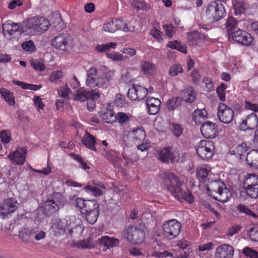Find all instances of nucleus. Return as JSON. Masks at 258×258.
<instances>
[{
	"mask_svg": "<svg viewBox=\"0 0 258 258\" xmlns=\"http://www.w3.org/2000/svg\"><path fill=\"white\" fill-rule=\"evenodd\" d=\"M165 182L169 191L179 201H185L192 203L194 197L188 190H184L182 188L183 183L178 178L171 173H166L165 175Z\"/></svg>",
	"mask_w": 258,
	"mask_h": 258,
	"instance_id": "f257e3e1",
	"label": "nucleus"
},
{
	"mask_svg": "<svg viewBox=\"0 0 258 258\" xmlns=\"http://www.w3.org/2000/svg\"><path fill=\"white\" fill-rule=\"evenodd\" d=\"M181 224L175 219L170 220L164 223L162 226L163 234L168 239H173L180 233Z\"/></svg>",
	"mask_w": 258,
	"mask_h": 258,
	"instance_id": "f03ea898",
	"label": "nucleus"
},
{
	"mask_svg": "<svg viewBox=\"0 0 258 258\" xmlns=\"http://www.w3.org/2000/svg\"><path fill=\"white\" fill-rule=\"evenodd\" d=\"M206 14L209 19L217 21L224 17L225 10L221 2L213 1L208 5Z\"/></svg>",
	"mask_w": 258,
	"mask_h": 258,
	"instance_id": "7ed1b4c3",
	"label": "nucleus"
},
{
	"mask_svg": "<svg viewBox=\"0 0 258 258\" xmlns=\"http://www.w3.org/2000/svg\"><path fill=\"white\" fill-rule=\"evenodd\" d=\"M214 146L213 143L210 140H202L197 146V154L203 159L208 160L212 158L214 155Z\"/></svg>",
	"mask_w": 258,
	"mask_h": 258,
	"instance_id": "20e7f679",
	"label": "nucleus"
},
{
	"mask_svg": "<svg viewBox=\"0 0 258 258\" xmlns=\"http://www.w3.org/2000/svg\"><path fill=\"white\" fill-rule=\"evenodd\" d=\"M123 235L128 241L134 244L141 243L145 237L144 231L134 226L125 228L123 231Z\"/></svg>",
	"mask_w": 258,
	"mask_h": 258,
	"instance_id": "39448f33",
	"label": "nucleus"
},
{
	"mask_svg": "<svg viewBox=\"0 0 258 258\" xmlns=\"http://www.w3.org/2000/svg\"><path fill=\"white\" fill-rule=\"evenodd\" d=\"M52 44L57 49L64 52L69 51L72 47V39L68 34H59L53 38Z\"/></svg>",
	"mask_w": 258,
	"mask_h": 258,
	"instance_id": "423d86ee",
	"label": "nucleus"
},
{
	"mask_svg": "<svg viewBox=\"0 0 258 258\" xmlns=\"http://www.w3.org/2000/svg\"><path fill=\"white\" fill-rule=\"evenodd\" d=\"M19 232L20 237L25 242L32 241L34 239L40 240L45 236V233L37 227L32 228L29 231H27L26 228H24L21 230L19 229Z\"/></svg>",
	"mask_w": 258,
	"mask_h": 258,
	"instance_id": "0eeeda50",
	"label": "nucleus"
},
{
	"mask_svg": "<svg viewBox=\"0 0 258 258\" xmlns=\"http://www.w3.org/2000/svg\"><path fill=\"white\" fill-rule=\"evenodd\" d=\"M258 125V117L255 113H251L242 118L239 123L238 128L241 131L252 130Z\"/></svg>",
	"mask_w": 258,
	"mask_h": 258,
	"instance_id": "6e6552de",
	"label": "nucleus"
},
{
	"mask_svg": "<svg viewBox=\"0 0 258 258\" xmlns=\"http://www.w3.org/2000/svg\"><path fill=\"white\" fill-rule=\"evenodd\" d=\"M229 37H231L236 42L246 46L250 45L253 40L252 36L249 33L239 28L230 33Z\"/></svg>",
	"mask_w": 258,
	"mask_h": 258,
	"instance_id": "1a4fd4ad",
	"label": "nucleus"
},
{
	"mask_svg": "<svg viewBox=\"0 0 258 258\" xmlns=\"http://www.w3.org/2000/svg\"><path fill=\"white\" fill-rule=\"evenodd\" d=\"M218 110L217 115L220 121L228 124L232 121L234 111L230 107L224 103H220Z\"/></svg>",
	"mask_w": 258,
	"mask_h": 258,
	"instance_id": "9d476101",
	"label": "nucleus"
},
{
	"mask_svg": "<svg viewBox=\"0 0 258 258\" xmlns=\"http://www.w3.org/2000/svg\"><path fill=\"white\" fill-rule=\"evenodd\" d=\"M99 91L96 90L87 91L83 88H80L77 90L74 100L80 101H85L89 99L96 100L99 97Z\"/></svg>",
	"mask_w": 258,
	"mask_h": 258,
	"instance_id": "9b49d317",
	"label": "nucleus"
},
{
	"mask_svg": "<svg viewBox=\"0 0 258 258\" xmlns=\"http://www.w3.org/2000/svg\"><path fill=\"white\" fill-rule=\"evenodd\" d=\"M38 17H34L28 18L23 23L21 30L26 35H34L37 34L36 25L38 24Z\"/></svg>",
	"mask_w": 258,
	"mask_h": 258,
	"instance_id": "f8f14e48",
	"label": "nucleus"
},
{
	"mask_svg": "<svg viewBox=\"0 0 258 258\" xmlns=\"http://www.w3.org/2000/svg\"><path fill=\"white\" fill-rule=\"evenodd\" d=\"M17 204L16 200L13 198L5 200L4 203L0 206V216L4 218L13 213L17 209Z\"/></svg>",
	"mask_w": 258,
	"mask_h": 258,
	"instance_id": "ddd939ff",
	"label": "nucleus"
},
{
	"mask_svg": "<svg viewBox=\"0 0 258 258\" xmlns=\"http://www.w3.org/2000/svg\"><path fill=\"white\" fill-rule=\"evenodd\" d=\"M201 131L206 138H214L217 133L216 125L210 121H207L202 124Z\"/></svg>",
	"mask_w": 258,
	"mask_h": 258,
	"instance_id": "4468645a",
	"label": "nucleus"
},
{
	"mask_svg": "<svg viewBox=\"0 0 258 258\" xmlns=\"http://www.w3.org/2000/svg\"><path fill=\"white\" fill-rule=\"evenodd\" d=\"M123 22L119 19H112L108 21L103 26V30L109 33H114L118 30H121Z\"/></svg>",
	"mask_w": 258,
	"mask_h": 258,
	"instance_id": "2eb2a0df",
	"label": "nucleus"
},
{
	"mask_svg": "<svg viewBox=\"0 0 258 258\" xmlns=\"http://www.w3.org/2000/svg\"><path fill=\"white\" fill-rule=\"evenodd\" d=\"M234 248L228 244H223L216 249V256L217 258H232Z\"/></svg>",
	"mask_w": 258,
	"mask_h": 258,
	"instance_id": "dca6fc26",
	"label": "nucleus"
},
{
	"mask_svg": "<svg viewBox=\"0 0 258 258\" xmlns=\"http://www.w3.org/2000/svg\"><path fill=\"white\" fill-rule=\"evenodd\" d=\"M160 100L156 98H148L146 99L147 112L150 115H155L159 111Z\"/></svg>",
	"mask_w": 258,
	"mask_h": 258,
	"instance_id": "f3484780",
	"label": "nucleus"
},
{
	"mask_svg": "<svg viewBox=\"0 0 258 258\" xmlns=\"http://www.w3.org/2000/svg\"><path fill=\"white\" fill-rule=\"evenodd\" d=\"M171 148L169 147L164 148L158 151V158L164 162L172 161L173 159L174 153H172Z\"/></svg>",
	"mask_w": 258,
	"mask_h": 258,
	"instance_id": "a211bd4d",
	"label": "nucleus"
},
{
	"mask_svg": "<svg viewBox=\"0 0 258 258\" xmlns=\"http://www.w3.org/2000/svg\"><path fill=\"white\" fill-rule=\"evenodd\" d=\"M26 150L24 149H20L14 152L13 154H10L8 157L11 160H13L17 164L22 165L25 161Z\"/></svg>",
	"mask_w": 258,
	"mask_h": 258,
	"instance_id": "6ab92c4d",
	"label": "nucleus"
},
{
	"mask_svg": "<svg viewBox=\"0 0 258 258\" xmlns=\"http://www.w3.org/2000/svg\"><path fill=\"white\" fill-rule=\"evenodd\" d=\"M246 162L249 167L258 169V151L253 150L249 152L246 157Z\"/></svg>",
	"mask_w": 258,
	"mask_h": 258,
	"instance_id": "aec40b11",
	"label": "nucleus"
},
{
	"mask_svg": "<svg viewBox=\"0 0 258 258\" xmlns=\"http://www.w3.org/2000/svg\"><path fill=\"white\" fill-rule=\"evenodd\" d=\"M3 33L4 35L10 38L12 35L19 30V26L16 23H5L3 25Z\"/></svg>",
	"mask_w": 258,
	"mask_h": 258,
	"instance_id": "412c9836",
	"label": "nucleus"
},
{
	"mask_svg": "<svg viewBox=\"0 0 258 258\" xmlns=\"http://www.w3.org/2000/svg\"><path fill=\"white\" fill-rule=\"evenodd\" d=\"M126 136L131 140H133L135 143L142 141L145 137V133L141 128H135L128 132Z\"/></svg>",
	"mask_w": 258,
	"mask_h": 258,
	"instance_id": "4be33fe9",
	"label": "nucleus"
},
{
	"mask_svg": "<svg viewBox=\"0 0 258 258\" xmlns=\"http://www.w3.org/2000/svg\"><path fill=\"white\" fill-rule=\"evenodd\" d=\"M141 69L143 73L146 75L152 76L156 71L155 65L149 61H142L140 63Z\"/></svg>",
	"mask_w": 258,
	"mask_h": 258,
	"instance_id": "5701e85b",
	"label": "nucleus"
},
{
	"mask_svg": "<svg viewBox=\"0 0 258 258\" xmlns=\"http://www.w3.org/2000/svg\"><path fill=\"white\" fill-rule=\"evenodd\" d=\"M98 241L100 245H104L107 248L117 246L119 243L118 239L111 238L108 236H102L101 238L98 239Z\"/></svg>",
	"mask_w": 258,
	"mask_h": 258,
	"instance_id": "b1692460",
	"label": "nucleus"
},
{
	"mask_svg": "<svg viewBox=\"0 0 258 258\" xmlns=\"http://www.w3.org/2000/svg\"><path fill=\"white\" fill-rule=\"evenodd\" d=\"M197 174V177L201 182L206 183L210 179V177L207 178L208 176L210 175V167L205 165L198 168Z\"/></svg>",
	"mask_w": 258,
	"mask_h": 258,
	"instance_id": "393cba45",
	"label": "nucleus"
},
{
	"mask_svg": "<svg viewBox=\"0 0 258 258\" xmlns=\"http://www.w3.org/2000/svg\"><path fill=\"white\" fill-rule=\"evenodd\" d=\"M231 196V194L229 189L224 186L219 192L216 193V196H214V198L217 201L225 203L229 201Z\"/></svg>",
	"mask_w": 258,
	"mask_h": 258,
	"instance_id": "a878e982",
	"label": "nucleus"
},
{
	"mask_svg": "<svg viewBox=\"0 0 258 258\" xmlns=\"http://www.w3.org/2000/svg\"><path fill=\"white\" fill-rule=\"evenodd\" d=\"M207 190L218 192L224 186H225L224 183L220 180H208L206 183Z\"/></svg>",
	"mask_w": 258,
	"mask_h": 258,
	"instance_id": "bb28decb",
	"label": "nucleus"
},
{
	"mask_svg": "<svg viewBox=\"0 0 258 258\" xmlns=\"http://www.w3.org/2000/svg\"><path fill=\"white\" fill-rule=\"evenodd\" d=\"M258 186V177L254 174H247L243 182L244 189Z\"/></svg>",
	"mask_w": 258,
	"mask_h": 258,
	"instance_id": "cd10ccee",
	"label": "nucleus"
},
{
	"mask_svg": "<svg viewBox=\"0 0 258 258\" xmlns=\"http://www.w3.org/2000/svg\"><path fill=\"white\" fill-rule=\"evenodd\" d=\"M183 99L187 103L193 102L196 98V93L191 87H186L182 91Z\"/></svg>",
	"mask_w": 258,
	"mask_h": 258,
	"instance_id": "c85d7f7f",
	"label": "nucleus"
},
{
	"mask_svg": "<svg viewBox=\"0 0 258 258\" xmlns=\"http://www.w3.org/2000/svg\"><path fill=\"white\" fill-rule=\"evenodd\" d=\"M83 144L89 149L92 150H95V145L96 143L94 137L89 133L86 132L85 136L82 139Z\"/></svg>",
	"mask_w": 258,
	"mask_h": 258,
	"instance_id": "c756f323",
	"label": "nucleus"
},
{
	"mask_svg": "<svg viewBox=\"0 0 258 258\" xmlns=\"http://www.w3.org/2000/svg\"><path fill=\"white\" fill-rule=\"evenodd\" d=\"M36 25L37 34H41L46 31L50 26L49 21L44 17H38V22Z\"/></svg>",
	"mask_w": 258,
	"mask_h": 258,
	"instance_id": "7c9ffc66",
	"label": "nucleus"
},
{
	"mask_svg": "<svg viewBox=\"0 0 258 258\" xmlns=\"http://www.w3.org/2000/svg\"><path fill=\"white\" fill-rule=\"evenodd\" d=\"M201 36V34L198 31L189 33L187 36V43L190 46L197 45L200 41Z\"/></svg>",
	"mask_w": 258,
	"mask_h": 258,
	"instance_id": "2f4dec72",
	"label": "nucleus"
},
{
	"mask_svg": "<svg viewBox=\"0 0 258 258\" xmlns=\"http://www.w3.org/2000/svg\"><path fill=\"white\" fill-rule=\"evenodd\" d=\"M49 198L53 202L54 205L56 206L58 209L64 203V198L59 192L53 193Z\"/></svg>",
	"mask_w": 258,
	"mask_h": 258,
	"instance_id": "473e14b6",
	"label": "nucleus"
},
{
	"mask_svg": "<svg viewBox=\"0 0 258 258\" xmlns=\"http://www.w3.org/2000/svg\"><path fill=\"white\" fill-rule=\"evenodd\" d=\"M82 214L99 210V205L96 200H86V205Z\"/></svg>",
	"mask_w": 258,
	"mask_h": 258,
	"instance_id": "72a5a7b5",
	"label": "nucleus"
},
{
	"mask_svg": "<svg viewBox=\"0 0 258 258\" xmlns=\"http://www.w3.org/2000/svg\"><path fill=\"white\" fill-rule=\"evenodd\" d=\"M207 116V112L204 108L202 109H197L192 114L193 120L196 123H200L201 119H204Z\"/></svg>",
	"mask_w": 258,
	"mask_h": 258,
	"instance_id": "f704fd0d",
	"label": "nucleus"
},
{
	"mask_svg": "<svg viewBox=\"0 0 258 258\" xmlns=\"http://www.w3.org/2000/svg\"><path fill=\"white\" fill-rule=\"evenodd\" d=\"M101 118L106 123H112L116 120L115 115L111 109L107 110L106 112L103 113L101 115Z\"/></svg>",
	"mask_w": 258,
	"mask_h": 258,
	"instance_id": "c9c22d12",
	"label": "nucleus"
},
{
	"mask_svg": "<svg viewBox=\"0 0 258 258\" xmlns=\"http://www.w3.org/2000/svg\"><path fill=\"white\" fill-rule=\"evenodd\" d=\"M248 148L245 143H242L238 145L231 152V154L236 155L240 159L242 156L247 152Z\"/></svg>",
	"mask_w": 258,
	"mask_h": 258,
	"instance_id": "e433bc0d",
	"label": "nucleus"
},
{
	"mask_svg": "<svg viewBox=\"0 0 258 258\" xmlns=\"http://www.w3.org/2000/svg\"><path fill=\"white\" fill-rule=\"evenodd\" d=\"M97 75V70L94 67L91 68L87 71V78L86 80V84L87 86H91L94 84V80Z\"/></svg>",
	"mask_w": 258,
	"mask_h": 258,
	"instance_id": "4c0bfd02",
	"label": "nucleus"
},
{
	"mask_svg": "<svg viewBox=\"0 0 258 258\" xmlns=\"http://www.w3.org/2000/svg\"><path fill=\"white\" fill-rule=\"evenodd\" d=\"M0 93L6 101L10 105H14V97L12 93L5 89H0Z\"/></svg>",
	"mask_w": 258,
	"mask_h": 258,
	"instance_id": "58836bf2",
	"label": "nucleus"
},
{
	"mask_svg": "<svg viewBox=\"0 0 258 258\" xmlns=\"http://www.w3.org/2000/svg\"><path fill=\"white\" fill-rule=\"evenodd\" d=\"M181 99L175 97L169 99L167 102V107L169 110H173L178 107L181 104Z\"/></svg>",
	"mask_w": 258,
	"mask_h": 258,
	"instance_id": "ea45409f",
	"label": "nucleus"
},
{
	"mask_svg": "<svg viewBox=\"0 0 258 258\" xmlns=\"http://www.w3.org/2000/svg\"><path fill=\"white\" fill-rule=\"evenodd\" d=\"M99 214V210L84 213L87 221L91 224H93L97 221Z\"/></svg>",
	"mask_w": 258,
	"mask_h": 258,
	"instance_id": "a19ab883",
	"label": "nucleus"
},
{
	"mask_svg": "<svg viewBox=\"0 0 258 258\" xmlns=\"http://www.w3.org/2000/svg\"><path fill=\"white\" fill-rule=\"evenodd\" d=\"M236 26L237 23L233 18L229 17L228 18L226 23V27L229 36L230 35V33H232L234 31L236 30L237 29Z\"/></svg>",
	"mask_w": 258,
	"mask_h": 258,
	"instance_id": "79ce46f5",
	"label": "nucleus"
},
{
	"mask_svg": "<svg viewBox=\"0 0 258 258\" xmlns=\"http://www.w3.org/2000/svg\"><path fill=\"white\" fill-rule=\"evenodd\" d=\"M117 44L114 42L108 43L102 45H98L96 47V50L100 52H107L110 48L115 49Z\"/></svg>",
	"mask_w": 258,
	"mask_h": 258,
	"instance_id": "37998d69",
	"label": "nucleus"
},
{
	"mask_svg": "<svg viewBox=\"0 0 258 258\" xmlns=\"http://www.w3.org/2000/svg\"><path fill=\"white\" fill-rule=\"evenodd\" d=\"M85 190L91 193L96 197L100 196L103 195L102 190L98 187L92 186L91 185H87L84 187Z\"/></svg>",
	"mask_w": 258,
	"mask_h": 258,
	"instance_id": "c03bdc74",
	"label": "nucleus"
},
{
	"mask_svg": "<svg viewBox=\"0 0 258 258\" xmlns=\"http://www.w3.org/2000/svg\"><path fill=\"white\" fill-rule=\"evenodd\" d=\"M51 228L55 232H61L63 230L64 224L60 219L55 218L53 220Z\"/></svg>",
	"mask_w": 258,
	"mask_h": 258,
	"instance_id": "a18cd8bd",
	"label": "nucleus"
},
{
	"mask_svg": "<svg viewBox=\"0 0 258 258\" xmlns=\"http://www.w3.org/2000/svg\"><path fill=\"white\" fill-rule=\"evenodd\" d=\"M247 234L252 240L258 241V224L250 227L248 231Z\"/></svg>",
	"mask_w": 258,
	"mask_h": 258,
	"instance_id": "49530a36",
	"label": "nucleus"
},
{
	"mask_svg": "<svg viewBox=\"0 0 258 258\" xmlns=\"http://www.w3.org/2000/svg\"><path fill=\"white\" fill-rule=\"evenodd\" d=\"M44 209L49 213H53L58 210L56 206H54L53 202L48 198L44 202Z\"/></svg>",
	"mask_w": 258,
	"mask_h": 258,
	"instance_id": "de8ad7c7",
	"label": "nucleus"
},
{
	"mask_svg": "<svg viewBox=\"0 0 258 258\" xmlns=\"http://www.w3.org/2000/svg\"><path fill=\"white\" fill-rule=\"evenodd\" d=\"M246 195L251 198H258V186H252L251 187L244 189Z\"/></svg>",
	"mask_w": 258,
	"mask_h": 258,
	"instance_id": "09e8293b",
	"label": "nucleus"
},
{
	"mask_svg": "<svg viewBox=\"0 0 258 258\" xmlns=\"http://www.w3.org/2000/svg\"><path fill=\"white\" fill-rule=\"evenodd\" d=\"M227 88V86L222 83L216 90L219 99L222 101H225L226 99L225 90Z\"/></svg>",
	"mask_w": 258,
	"mask_h": 258,
	"instance_id": "8fccbe9b",
	"label": "nucleus"
},
{
	"mask_svg": "<svg viewBox=\"0 0 258 258\" xmlns=\"http://www.w3.org/2000/svg\"><path fill=\"white\" fill-rule=\"evenodd\" d=\"M182 72L183 69L181 66L178 64H175L170 67L169 71V74L171 76L174 77Z\"/></svg>",
	"mask_w": 258,
	"mask_h": 258,
	"instance_id": "3c124183",
	"label": "nucleus"
},
{
	"mask_svg": "<svg viewBox=\"0 0 258 258\" xmlns=\"http://www.w3.org/2000/svg\"><path fill=\"white\" fill-rule=\"evenodd\" d=\"M163 29L165 31L167 36L171 38L173 35L175 34L176 28L174 27L171 24H166L163 25Z\"/></svg>",
	"mask_w": 258,
	"mask_h": 258,
	"instance_id": "603ef678",
	"label": "nucleus"
},
{
	"mask_svg": "<svg viewBox=\"0 0 258 258\" xmlns=\"http://www.w3.org/2000/svg\"><path fill=\"white\" fill-rule=\"evenodd\" d=\"M31 64L37 71H42L45 69L44 63L41 60L33 59L31 61Z\"/></svg>",
	"mask_w": 258,
	"mask_h": 258,
	"instance_id": "864d4df0",
	"label": "nucleus"
},
{
	"mask_svg": "<svg viewBox=\"0 0 258 258\" xmlns=\"http://www.w3.org/2000/svg\"><path fill=\"white\" fill-rule=\"evenodd\" d=\"M137 87V95L138 96L137 100H142L147 95L148 91L147 89L141 86L136 85Z\"/></svg>",
	"mask_w": 258,
	"mask_h": 258,
	"instance_id": "5fc2aeb1",
	"label": "nucleus"
},
{
	"mask_svg": "<svg viewBox=\"0 0 258 258\" xmlns=\"http://www.w3.org/2000/svg\"><path fill=\"white\" fill-rule=\"evenodd\" d=\"M62 72L61 71H55L53 72L50 76V81L52 82L57 83L61 81L63 77Z\"/></svg>",
	"mask_w": 258,
	"mask_h": 258,
	"instance_id": "6e6d98bb",
	"label": "nucleus"
},
{
	"mask_svg": "<svg viewBox=\"0 0 258 258\" xmlns=\"http://www.w3.org/2000/svg\"><path fill=\"white\" fill-rule=\"evenodd\" d=\"M82 232L83 228L80 225H76L74 227H72L69 231V234L74 237L80 235Z\"/></svg>",
	"mask_w": 258,
	"mask_h": 258,
	"instance_id": "4d7b16f0",
	"label": "nucleus"
},
{
	"mask_svg": "<svg viewBox=\"0 0 258 258\" xmlns=\"http://www.w3.org/2000/svg\"><path fill=\"white\" fill-rule=\"evenodd\" d=\"M243 253L250 258H258V253L248 247H246L243 249Z\"/></svg>",
	"mask_w": 258,
	"mask_h": 258,
	"instance_id": "13d9d810",
	"label": "nucleus"
},
{
	"mask_svg": "<svg viewBox=\"0 0 258 258\" xmlns=\"http://www.w3.org/2000/svg\"><path fill=\"white\" fill-rule=\"evenodd\" d=\"M130 3L132 6L137 10H146V5L143 2L139 0H134L133 1L131 0Z\"/></svg>",
	"mask_w": 258,
	"mask_h": 258,
	"instance_id": "bf43d9fd",
	"label": "nucleus"
},
{
	"mask_svg": "<svg viewBox=\"0 0 258 258\" xmlns=\"http://www.w3.org/2000/svg\"><path fill=\"white\" fill-rule=\"evenodd\" d=\"M11 139V134L9 131H2L0 133V139L3 144H7L10 141Z\"/></svg>",
	"mask_w": 258,
	"mask_h": 258,
	"instance_id": "052dcab7",
	"label": "nucleus"
},
{
	"mask_svg": "<svg viewBox=\"0 0 258 258\" xmlns=\"http://www.w3.org/2000/svg\"><path fill=\"white\" fill-rule=\"evenodd\" d=\"M54 16V21L52 22V23L54 24L55 27L57 28L58 29H62L64 27L63 23L62 21V19L61 18L60 15L59 14L56 13Z\"/></svg>",
	"mask_w": 258,
	"mask_h": 258,
	"instance_id": "680f3d73",
	"label": "nucleus"
},
{
	"mask_svg": "<svg viewBox=\"0 0 258 258\" xmlns=\"http://www.w3.org/2000/svg\"><path fill=\"white\" fill-rule=\"evenodd\" d=\"M71 90L68 86L60 87L58 90V94L62 98L67 99L69 98V94Z\"/></svg>",
	"mask_w": 258,
	"mask_h": 258,
	"instance_id": "e2e57ef3",
	"label": "nucleus"
},
{
	"mask_svg": "<svg viewBox=\"0 0 258 258\" xmlns=\"http://www.w3.org/2000/svg\"><path fill=\"white\" fill-rule=\"evenodd\" d=\"M94 244L90 240H84L78 242L77 247L82 248H91L94 247Z\"/></svg>",
	"mask_w": 258,
	"mask_h": 258,
	"instance_id": "0e129e2a",
	"label": "nucleus"
},
{
	"mask_svg": "<svg viewBox=\"0 0 258 258\" xmlns=\"http://www.w3.org/2000/svg\"><path fill=\"white\" fill-rule=\"evenodd\" d=\"M73 156L74 159L80 163V168H81L85 170L89 169V167L87 165V163L84 161L83 158L80 156L76 154H73Z\"/></svg>",
	"mask_w": 258,
	"mask_h": 258,
	"instance_id": "69168bd1",
	"label": "nucleus"
},
{
	"mask_svg": "<svg viewBox=\"0 0 258 258\" xmlns=\"http://www.w3.org/2000/svg\"><path fill=\"white\" fill-rule=\"evenodd\" d=\"M127 96L132 100H137L138 99L137 87L136 85H133L132 88L129 89L127 92Z\"/></svg>",
	"mask_w": 258,
	"mask_h": 258,
	"instance_id": "338daca9",
	"label": "nucleus"
},
{
	"mask_svg": "<svg viewBox=\"0 0 258 258\" xmlns=\"http://www.w3.org/2000/svg\"><path fill=\"white\" fill-rule=\"evenodd\" d=\"M116 120L119 123H123L126 122L129 118L128 115L124 112H118L115 115Z\"/></svg>",
	"mask_w": 258,
	"mask_h": 258,
	"instance_id": "774afa93",
	"label": "nucleus"
}]
</instances>
